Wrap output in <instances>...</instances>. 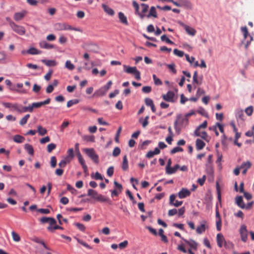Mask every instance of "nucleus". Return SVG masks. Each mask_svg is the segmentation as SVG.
<instances>
[{
  "label": "nucleus",
  "mask_w": 254,
  "mask_h": 254,
  "mask_svg": "<svg viewBox=\"0 0 254 254\" xmlns=\"http://www.w3.org/2000/svg\"><path fill=\"white\" fill-rule=\"evenodd\" d=\"M20 111H19L20 113L26 112H28V111L30 112H33V110L32 105H30L28 107H23L21 105H20Z\"/></svg>",
  "instance_id": "a878e982"
},
{
  "label": "nucleus",
  "mask_w": 254,
  "mask_h": 254,
  "mask_svg": "<svg viewBox=\"0 0 254 254\" xmlns=\"http://www.w3.org/2000/svg\"><path fill=\"white\" fill-rule=\"evenodd\" d=\"M236 202L238 206L241 208H244L245 207V203L241 196H237L236 198Z\"/></svg>",
  "instance_id": "412c9836"
},
{
  "label": "nucleus",
  "mask_w": 254,
  "mask_h": 254,
  "mask_svg": "<svg viewBox=\"0 0 254 254\" xmlns=\"http://www.w3.org/2000/svg\"><path fill=\"white\" fill-rule=\"evenodd\" d=\"M183 240L185 242L186 244L188 245L191 249L196 250L198 246V244L193 240H187L185 239H183Z\"/></svg>",
  "instance_id": "ddd939ff"
},
{
  "label": "nucleus",
  "mask_w": 254,
  "mask_h": 254,
  "mask_svg": "<svg viewBox=\"0 0 254 254\" xmlns=\"http://www.w3.org/2000/svg\"><path fill=\"white\" fill-rule=\"evenodd\" d=\"M65 67L69 70H73L74 69V65L71 63L70 61H66L65 64Z\"/></svg>",
  "instance_id": "49530a36"
},
{
  "label": "nucleus",
  "mask_w": 254,
  "mask_h": 254,
  "mask_svg": "<svg viewBox=\"0 0 254 254\" xmlns=\"http://www.w3.org/2000/svg\"><path fill=\"white\" fill-rule=\"evenodd\" d=\"M30 117L29 114L26 115L23 118H22L19 122V124L21 126H23L27 123L28 120Z\"/></svg>",
  "instance_id": "37998d69"
},
{
  "label": "nucleus",
  "mask_w": 254,
  "mask_h": 254,
  "mask_svg": "<svg viewBox=\"0 0 254 254\" xmlns=\"http://www.w3.org/2000/svg\"><path fill=\"white\" fill-rule=\"evenodd\" d=\"M74 225L80 231L82 232L85 231L86 227L83 224L75 223H74Z\"/></svg>",
  "instance_id": "09e8293b"
},
{
  "label": "nucleus",
  "mask_w": 254,
  "mask_h": 254,
  "mask_svg": "<svg viewBox=\"0 0 254 254\" xmlns=\"http://www.w3.org/2000/svg\"><path fill=\"white\" fill-rule=\"evenodd\" d=\"M24 16V14L22 12L15 13L14 15V19L16 21H19L22 19Z\"/></svg>",
  "instance_id": "58836bf2"
},
{
  "label": "nucleus",
  "mask_w": 254,
  "mask_h": 254,
  "mask_svg": "<svg viewBox=\"0 0 254 254\" xmlns=\"http://www.w3.org/2000/svg\"><path fill=\"white\" fill-rule=\"evenodd\" d=\"M102 7H103V9L104 10V11L107 13H108L109 15L112 16L114 14V13H115L114 11L112 8L109 7L108 6L106 5V4H103Z\"/></svg>",
  "instance_id": "bb28decb"
},
{
  "label": "nucleus",
  "mask_w": 254,
  "mask_h": 254,
  "mask_svg": "<svg viewBox=\"0 0 254 254\" xmlns=\"http://www.w3.org/2000/svg\"><path fill=\"white\" fill-rule=\"evenodd\" d=\"M83 151L87 155L93 160L96 164H98L99 162V156L96 153L95 150L93 148H86L83 149Z\"/></svg>",
  "instance_id": "f03ea898"
},
{
  "label": "nucleus",
  "mask_w": 254,
  "mask_h": 254,
  "mask_svg": "<svg viewBox=\"0 0 254 254\" xmlns=\"http://www.w3.org/2000/svg\"><path fill=\"white\" fill-rule=\"evenodd\" d=\"M122 169L124 171H127L128 169V161L127 155H125L123 157V163L122 166Z\"/></svg>",
  "instance_id": "2f4dec72"
},
{
  "label": "nucleus",
  "mask_w": 254,
  "mask_h": 254,
  "mask_svg": "<svg viewBox=\"0 0 254 254\" xmlns=\"http://www.w3.org/2000/svg\"><path fill=\"white\" fill-rule=\"evenodd\" d=\"M206 221H203V223H201L199 226H197L196 229V232L198 234H201L204 232L206 229Z\"/></svg>",
  "instance_id": "2eb2a0df"
},
{
  "label": "nucleus",
  "mask_w": 254,
  "mask_h": 254,
  "mask_svg": "<svg viewBox=\"0 0 254 254\" xmlns=\"http://www.w3.org/2000/svg\"><path fill=\"white\" fill-rule=\"evenodd\" d=\"M205 143L200 139H197L196 140V148L197 150H200L204 148Z\"/></svg>",
  "instance_id": "aec40b11"
},
{
  "label": "nucleus",
  "mask_w": 254,
  "mask_h": 254,
  "mask_svg": "<svg viewBox=\"0 0 254 254\" xmlns=\"http://www.w3.org/2000/svg\"><path fill=\"white\" fill-rule=\"evenodd\" d=\"M239 231L242 241L244 242H246L247 241L248 236V232L246 226L245 225H242Z\"/></svg>",
  "instance_id": "423d86ee"
},
{
  "label": "nucleus",
  "mask_w": 254,
  "mask_h": 254,
  "mask_svg": "<svg viewBox=\"0 0 254 254\" xmlns=\"http://www.w3.org/2000/svg\"><path fill=\"white\" fill-rule=\"evenodd\" d=\"M59 226L56 225V223L54 225H49V226L47 227V230L52 233H54L55 230L59 229Z\"/></svg>",
  "instance_id": "4c0bfd02"
},
{
  "label": "nucleus",
  "mask_w": 254,
  "mask_h": 254,
  "mask_svg": "<svg viewBox=\"0 0 254 254\" xmlns=\"http://www.w3.org/2000/svg\"><path fill=\"white\" fill-rule=\"evenodd\" d=\"M78 103V100L77 99L71 100L67 102V107L69 108L74 104H76Z\"/></svg>",
  "instance_id": "864d4df0"
},
{
  "label": "nucleus",
  "mask_w": 254,
  "mask_h": 254,
  "mask_svg": "<svg viewBox=\"0 0 254 254\" xmlns=\"http://www.w3.org/2000/svg\"><path fill=\"white\" fill-rule=\"evenodd\" d=\"M24 148L29 154L31 155H34V149L31 145L29 144H25L24 145Z\"/></svg>",
  "instance_id": "473e14b6"
},
{
  "label": "nucleus",
  "mask_w": 254,
  "mask_h": 254,
  "mask_svg": "<svg viewBox=\"0 0 254 254\" xmlns=\"http://www.w3.org/2000/svg\"><path fill=\"white\" fill-rule=\"evenodd\" d=\"M241 31L243 33L245 39H247L248 37H250V40L248 41L245 45V49H247L251 42L253 40V37L249 35L248 28L246 26L242 27L241 28Z\"/></svg>",
  "instance_id": "39448f33"
},
{
  "label": "nucleus",
  "mask_w": 254,
  "mask_h": 254,
  "mask_svg": "<svg viewBox=\"0 0 254 254\" xmlns=\"http://www.w3.org/2000/svg\"><path fill=\"white\" fill-rule=\"evenodd\" d=\"M27 54H30V55H39L41 54L42 51H40L34 47H32L29 48L28 50L26 51Z\"/></svg>",
  "instance_id": "f3484780"
},
{
  "label": "nucleus",
  "mask_w": 254,
  "mask_h": 254,
  "mask_svg": "<svg viewBox=\"0 0 254 254\" xmlns=\"http://www.w3.org/2000/svg\"><path fill=\"white\" fill-rule=\"evenodd\" d=\"M161 40L162 41H165L167 43L170 44H173L174 42L170 40L165 35H163L161 37Z\"/></svg>",
  "instance_id": "603ef678"
},
{
  "label": "nucleus",
  "mask_w": 254,
  "mask_h": 254,
  "mask_svg": "<svg viewBox=\"0 0 254 254\" xmlns=\"http://www.w3.org/2000/svg\"><path fill=\"white\" fill-rule=\"evenodd\" d=\"M216 229L217 231H220L221 230L222 221L221 218L216 219Z\"/></svg>",
  "instance_id": "5fc2aeb1"
},
{
  "label": "nucleus",
  "mask_w": 254,
  "mask_h": 254,
  "mask_svg": "<svg viewBox=\"0 0 254 254\" xmlns=\"http://www.w3.org/2000/svg\"><path fill=\"white\" fill-rule=\"evenodd\" d=\"M124 67L125 68V71L127 73H131L133 74L134 71H135L137 69L135 66L130 67L126 65H124Z\"/></svg>",
  "instance_id": "cd10ccee"
},
{
  "label": "nucleus",
  "mask_w": 254,
  "mask_h": 254,
  "mask_svg": "<svg viewBox=\"0 0 254 254\" xmlns=\"http://www.w3.org/2000/svg\"><path fill=\"white\" fill-rule=\"evenodd\" d=\"M57 218L58 220V222L59 224L62 225L63 222H64L65 223H67L68 221L65 218H63L62 215L61 214H58L57 215Z\"/></svg>",
  "instance_id": "79ce46f5"
},
{
  "label": "nucleus",
  "mask_w": 254,
  "mask_h": 254,
  "mask_svg": "<svg viewBox=\"0 0 254 254\" xmlns=\"http://www.w3.org/2000/svg\"><path fill=\"white\" fill-rule=\"evenodd\" d=\"M83 139L87 142H95V137L93 135H84L83 136Z\"/></svg>",
  "instance_id": "ea45409f"
},
{
  "label": "nucleus",
  "mask_w": 254,
  "mask_h": 254,
  "mask_svg": "<svg viewBox=\"0 0 254 254\" xmlns=\"http://www.w3.org/2000/svg\"><path fill=\"white\" fill-rule=\"evenodd\" d=\"M252 164L250 161L243 162L240 166V169L248 170L251 167Z\"/></svg>",
  "instance_id": "c9c22d12"
},
{
  "label": "nucleus",
  "mask_w": 254,
  "mask_h": 254,
  "mask_svg": "<svg viewBox=\"0 0 254 254\" xmlns=\"http://www.w3.org/2000/svg\"><path fill=\"white\" fill-rule=\"evenodd\" d=\"M189 124V120L185 116L178 114L174 122V128L176 133L179 134L183 128H185Z\"/></svg>",
  "instance_id": "f257e3e1"
},
{
  "label": "nucleus",
  "mask_w": 254,
  "mask_h": 254,
  "mask_svg": "<svg viewBox=\"0 0 254 254\" xmlns=\"http://www.w3.org/2000/svg\"><path fill=\"white\" fill-rule=\"evenodd\" d=\"M245 112L248 116H251L253 112V107L249 106L248 108H247L245 110Z\"/></svg>",
  "instance_id": "0e129e2a"
},
{
  "label": "nucleus",
  "mask_w": 254,
  "mask_h": 254,
  "mask_svg": "<svg viewBox=\"0 0 254 254\" xmlns=\"http://www.w3.org/2000/svg\"><path fill=\"white\" fill-rule=\"evenodd\" d=\"M37 131L38 133L41 135H44L47 133V129L41 126H39L37 127Z\"/></svg>",
  "instance_id": "e433bc0d"
},
{
  "label": "nucleus",
  "mask_w": 254,
  "mask_h": 254,
  "mask_svg": "<svg viewBox=\"0 0 254 254\" xmlns=\"http://www.w3.org/2000/svg\"><path fill=\"white\" fill-rule=\"evenodd\" d=\"M75 153H76L77 157L78 158V161H79V163L81 164V165L82 166V167L83 169L84 172L85 173H87L88 167L85 164V161L84 159H83V158L82 157V156L80 152L79 151V152H76Z\"/></svg>",
  "instance_id": "0eeeda50"
},
{
  "label": "nucleus",
  "mask_w": 254,
  "mask_h": 254,
  "mask_svg": "<svg viewBox=\"0 0 254 254\" xmlns=\"http://www.w3.org/2000/svg\"><path fill=\"white\" fill-rule=\"evenodd\" d=\"M54 27L56 30L62 31V30H73L77 31L78 29L76 28H73L70 25L65 23H57L54 25Z\"/></svg>",
  "instance_id": "7ed1b4c3"
},
{
  "label": "nucleus",
  "mask_w": 254,
  "mask_h": 254,
  "mask_svg": "<svg viewBox=\"0 0 254 254\" xmlns=\"http://www.w3.org/2000/svg\"><path fill=\"white\" fill-rule=\"evenodd\" d=\"M185 56L186 57V60L190 64H192L194 62L195 58L193 57H190L188 54H186Z\"/></svg>",
  "instance_id": "052dcab7"
},
{
  "label": "nucleus",
  "mask_w": 254,
  "mask_h": 254,
  "mask_svg": "<svg viewBox=\"0 0 254 254\" xmlns=\"http://www.w3.org/2000/svg\"><path fill=\"white\" fill-rule=\"evenodd\" d=\"M132 5L135 10L136 13H137L139 15L141 19H142L144 17L145 15L143 14L139 13V4L135 1H133Z\"/></svg>",
  "instance_id": "c85d7f7f"
},
{
  "label": "nucleus",
  "mask_w": 254,
  "mask_h": 254,
  "mask_svg": "<svg viewBox=\"0 0 254 254\" xmlns=\"http://www.w3.org/2000/svg\"><path fill=\"white\" fill-rule=\"evenodd\" d=\"M9 25L12 29L17 34L23 35L25 33V29L24 27L16 24L14 22H10Z\"/></svg>",
  "instance_id": "20e7f679"
},
{
  "label": "nucleus",
  "mask_w": 254,
  "mask_h": 254,
  "mask_svg": "<svg viewBox=\"0 0 254 254\" xmlns=\"http://www.w3.org/2000/svg\"><path fill=\"white\" fill-rule=\"evenodd\" d=\"M76 240L78 243L82 245L83 246L85 247V248H86L88 249H90V250L92 249V248L91 247H90L88 244H87L86 243H85L82 240L78 239V238H76Z\"/></svg>",
  "instance_id": "c03bdc74"
},
{
  "label": "nucleus",
  "mask_w": 254,
  "mask_h": 254,
  "mask_svg": "<svg viewBox=\"0 0 254 254\" xmlns=\"http://www.w3.org/2000/svg\"><path fill=\"white\" fill-rule=\"evenodd\" d=\"M183 151V149L181 147H176L172 149L171 151V154H175L178 152H182Z\"/></svg>",
  "instance_id": "bf43d9fd"
},
{
  "label": "nucleus",
  "mask_w": 254,
  "mask_h": 254,
  "mask_svg": "<svg viewBox=\"0 0 254 254\" xmlns=\"http://www.w3.org/2000/svg\"><path fill=\"white\" fill-rule=\"evenodd\" d=\"M159 235L161 237L162 241L167 243L168 239L167 237L164 234V230L162 229H160L159 230Z\"/></svg>",
  "instance_id": "a19ab883"
},
{
  "label": "nucleus",
  "mask_w": 254,
  "mask_h": 254,
  "mask_svg": "<svg viewBox=\"0 0 254 254\" xmlns=\"http://www.w3.org/2000/svg\"><path fill=\"white\" fill-rule=\"evenodd\" d=\"M121 153V150L119 147H116L114 148L113 151V156L114 157H117Z\"/></svg>",
  "instance_id": "13d9d810"
},
{
  "label": "nucleus",
  "mask_w": 254,
  "mask_h": 254,
  "mask_svg": "<svg viewBox=\"0 0 254 254\" xmlns=\"http://www.w3.org/2000/svg\"><path fill=\"white\" fill-rule=\"evenodd\" d=\"M190 192L189 190L183 188L178 193V196L180 198H184L187 196H190Z\"/></svg>",
  "instance_id": "4468645a"
},
{
  "label": "nucleus",
  "mask_w": 254,
  "mask_h": 254,
  "mask_svg": "<svg viewBox=\"0 0 254 254\" xmlns=\"http://www.w3.org/2000/svg\"><path fill=\"white\" fill-rule=\"evenodd\" d=\"M145 103L146 106L150 107L154 104L153 100L149 98H147L145 99Z\"/></svg>",
  "instance_id": "774afa93"
},
{
  "label": "nucleus",
  "mask_w": 254,
  "mask_h": 254,
  "mask_svg": "<svg viewBox=\"0 0 254 254\" xmlns=\"http://www.w3.org/2000/svg\"><path fill=\"white\" fill-rule=\"evenodd\" d=\"M57 165V159L55 156H52L51 158V166L52 168H55Z\"/></svg>",
  "instance_id": "680f3d73"
},
{
  "label": "nucleus",
  "mask_w": 254,
  "mask_h": 254,
  "mask_svg": "<svg viewBox=\"0 0 254 254\" xmlns=\"http://www.w3.org/2000/svg\"><path fill=\"white\" fill-rule=\"evenodd\" d=\"M42 62L48 66H54L57 65V62L55 60H43Z\"/></svg>",
  "instance_id": "4be33fe9"
},
{
  "label": "nucleus",
  "mask_w": 254,
  "mask_h": 254,
  "mask_svg": "<svg viewBox=\"0 0 254 254\" xmlns=\"http://www.w3.org/2000/svg\"><path fill=\"white\" fill-rule=\"evenodd\" d=\"M146 16L147 18H149L151 16L154 18H156L157 17V12L154 6L151 7L149 12Z\"/></svg>",
  "instance_id": "b1692460"
},
{
  "label": "nucleus",
  "mask_w": 254,
  "mask_h": 254,
  "mask_svg": "<svg viewBox=\"0 0 254 254\" xmlns=\"http://www.w3.org/2000/svg\"><path fill=\"white\" fill-rule=\"evenodd\" d=\"M237 119L244 120V115L242 110H238L236 114Z\"/></svg>",
  "instance_id": "8fccbe9b"
},
{
  "label": "nucleus",
  "mask_w": 254,
  "mask_h": 254,
  "mask_svg": "<svg viewBox=\"0 0 254 254\" xmlns=\"http://www.w3.org/2000/svg\"><path fill=\"white\" fill-rule=\"evenodd\" d=\"M180 168V166L176 164L173 167H170L169 169L166 170V173L168 174H172L176 172V171Z\"/></svg>",
  "instance_id": "a211bd4d"
},
{
  "label": "nucleus",
  "mask_w": 254,
  "mask_h": 254,
  "mask_svg": "<svg viewBox=\"0 0 254 254\" xmlns=\"http://www.w3.org/2000/svg\"><path fill=\"white\" fill-rule=\"evenodd\" d=\"M153 78L155 85H161L162 84L161 80L159 78H157L155 74L153 75Z\"/></svg>",
  "instance_id": "3c124183"
},
{
  "label": "nucleus",
  "mask_w": 254,
  "mask_h": 254,
  "mask_svg": "<svg viewBox=\"0 0 254 254\" xmlns=\"http://www.w3.org/2000/svg\"><path fill=\"white\" fill-rule=\"evenodd\" d=\"M40 221L42 223L48 222L49 225H54L57 223L56 220L52 217H43L40 219Z\"/></svg>",
  "instance_id": "9b49d317"
},
{
  "label": "nucleus",
  "mask_w": 254,
  "mask_h": 254,
  "mask_svg": "<svg viewBox=\"0 0 254 254\" xmlns=\"http://www.w3.org/2000/svg\"><path fill=\"white\" fill-rule=\"evenodd\" d=\"M175 94L174 93L173 91H168L166 94H164L162 96L163 99L167 102H173L174 100V97Z\"/></svg>",
  "instance_id": "1a4fd4ad"
},
{
  "label": "nucleus",
  "mask_w": 254,
  "mask_h": 254,
  "mask_svg": "<svg viewBox=\"0 0 254 254\" xmlns=\"http://www.w3.org/2000/svg\"><path fill=\"white\" fill-rule=\"evenodd\" d=\"M97 200L100 202H108L109 204H112V201H110L108 198H106L104 195L99 194L96 199Z\"/></svg>",
  "instance_id": "c756f323"
},
{
  "label": "nucleus",
  "mask_w": 254,
  "mask_h": 254,
  "mask_svg": "<svg viewBox=\"0 0 254 254\" xmlns=\"http://www.w3.org/2000/svg\"><path fill=\"white\" fill-rule=\"evenodd\" d=\"M3 106L7 108H9L12 111H16L19 112L20 105L17 103H11L9 102H4L2 103Z\"/></svg>",
  "instance_id": "6e6552de"
},
{
  "label": "nucleus",
  "mask_w": 254,
  "mask_h": 254,
  "mask_svg": "<svg viewBox=\"0 0 254 254\" xmlns=\"http://www.w3.org/2000/svg\"><path fill=\"white\" fill-rule=\"evenodd\" d=\"M119 18L120 19L121 22L125 24L126 25H128L127 18L123 12H120L119 13Z\"/></svg>",
  "instance_id": "5701e85b"
},
{
  "label": "nucleus",
  "mask_w": 254,
  "mask_h": 254,
  "mask_svg": "<svg viewBox=\"0 0 254 254\" xmlns=\"http://www.w3.org/2000/svg\"><path fill=\"white\" fill-rule=\"evenodd\" d=\"M107 92V91L106 89L104 87H102L98 90L96 91L93 95L96 97L102 96L105 95Z\"/></svg>",
  "instance_id": "dca6fc26"
},
{
  "label": "nucleus",
  "mask_w": 254,
  "mask_h": 254,
  "mask_svg": "<svg viewBox=\"0 0 254 254\" xmlns=\"http://www.w3.org/2000/svg\"><path fill=\"white\" fill-rule=\"evenodd\" d=\"M114 167L111 166L110 167L107 171V174L109 177H112L114 174Z\"/></svg>",
  "instance_id": "338daca9"
},
{
  "label": "nucleus",
  "mask_w": 254,
  "mask_h": 254,
  "mask_svg": "<svg viewBox=\"0 0 254 254\" xmlns=\"http://www.w3.org/2000/svg\"><path fill=\"white\" fill-rule=\"evenodd\" d=\"M160 149L158 148H155L154 151H149L146 155V157L149 158H152L155 155L159 154Z\"/></svg>",
  "instance_id": "6ab92c4d"
},
{
  "label": "nucleus",
  "mask_w": 254,
  "mask_h": 254,
  "mask_svg": "<svg viewBox=\"0 0 254 254\" xmlns=\"http://www.w3.org/2000/svg\"><path fill=\"white\" fill-rule=\"evenodd\" d=\"M98 194H99L97 193V191H96L95 190H94L92 189H89L88 190L87 195L88 196H90L91 197H92L94 199H96Z\"/></svg>",
  "instance_id": "72a5a7b5"
},
{
  "label": "nucleus",
  "mask_w": 254,
  "mask_h": 254,
  "mask_svg": "<svg viewBox=\"0 0 254 254\" xmlns=\"http://www.w3.org/2000/svg\"><path fill=\"white\" fill-rule=\"evenodd\" d=\"M11 235L13 241L15 242H19L20 240V237L19 235L14 231L11 232Z\"/></svg>",
  "instance_id": "de8ad7c7"
},
{
  "label": "nucleus",
  "mask_w": 254,
  "mask_h": 254,
  "mask_svg": "<svg viewBox=\"0 0 254 254\" xmlns=\"http://www.w3.org/2000/svg\"><path fill=\"white\" fill-rule=\"evenodd\" d=\"M56 147V145L54 143H50L47 146V151L49 153L51 152Z\"/></svg>",
  "instance_id": "6e6d98bb"
},
{
  "label": "nucleus",
  "mask_w": 254,
  "mask_h": 254,
  "mask_svg": "<svg viewBox=\"0 0 254 254\" xmlns=\"http://www.w3.org/2000/svg\"><path fill=\"white\" fill-rule=\"evenodd\" d=\"M142 91L144 93H149L151 91V87L149 86H143Z\"/></svg>",
  "instance_id": "69168bd1"
},
{
  "label": "nucleus",
  "mask_w": 254,
  "mask_h": 254,
  "mask_svg": "<svg viewBox=\"0 0 254 254\" xmlns=\"http://www.w3.org/2000/svg\"><path fill=\"white\" fill-rule=\"evenodd\" d=\"M39 46L40 48L45 49H51L56 48L54 45L49 44L45 41H41L39 42Z\"/></svg>",
  "instance_id": "9d476101"
},
{
  "label": "nucleus",
  "mask_w": 254,
  "mask_h": 254,
  "mask_svg": "<svg viewBox=\"0 0 254 254\" xmlns=\"http://www.w3.org/2000/svg\"><path fill=\"white\" fill-rule=\"evenodd\" d=\"M217 245L219 248H222L223 243H226L225 238L221 233H219L216 236Z\"/></svg>",
  "instance_id": "f8f14e48"
},
{
  "label": "nucleus",
  "mask_w": 254,
  "mask_h": 254,
  "mask_svg": "<svg viewBox=\"0 0 254 254\" xmlns=\"http://www.w3.org/2000/svg\"><path fill=\"white\" fill-rule=\"evenodd\" d=\"M76 240L78 243L82 245L83 246L85 247V248H86L88 249H90V250L92 249V248L91 247H90L88 244H87L86 243H85L82 240L78 239V238H76Z\"/></svg>",
  "instance_id": "a18cd8bd"
},
{
  "label": "nucleus",
  "mask_w": 254,
  "mask_h": 254,
  "mask_svg": "<svg viewBox=\"0 0 254 254\" xmlns=\"http://www.w3.org/2000/svg\"><path fill=\"white\" fill-rule=\"evenodd\" d=\"M74 157V151L73 148H70L67 150V156L66 157L65 159L69 162Z\"/></svg>",
  "instance_id": "393cba45"
},
{
  "label": "nucleus",
  "mask_w": 254,
  "mask_h": 254,
  "mask_svg": "<svg viewBox=\"0 0 254 254\" xmlns=\"http://www.w3.org/2000/svg\"><path fill=\"white\" fill-rule=\"evenodd\" d=\"M206 180V176L205 175H203V177L201 178H199L197 181V182L201 186H203V184H204L205 183V181Z\"/></svg>",
  "instance_id": "e2e57ef3"
},
{
  "label": "nucleus",
  "mask_w": 254,
  "mask_h": 254,
  "mask_svg": "<svg viewBox=\"0 0 254 254\" xmlns=\"http://www.w3.org/2000/svg\"><path fill=\"white\" fill-rule=\"evenodd\" d=\"M13 140L16 143H22L24 141L25 138L21 135H15L13 136Z\"/></svg>",
  "instance_id": "f704fd0d"
},
{
  "label": "nucleus",
  "mask_w": 254,
  "mask_h": 254,
  "mask_svg": "<svg viewBox=\"0 0 254 254\" xmlns=\"http://www.w3.org/2000/svg\"><path fill=\"white\" fill-rule=\"evenodd\" d=\"M174 54L179 57H182L184 55V52L182 51H180L179 50H178L177 49H175L174 50Z\"/></svg>",
  "instance_id": "4d7b16f0"
},
{
  "label": "nucleus",
  "mask_w": 254,
  "mask_h": 254,
  "mask_svg": "<svg viewBox=\"0 0 254 254\" xmlns=\"http://www.w3.org/2000/svg\"><path fill=\"white\" fill-rule=\"evenodd\" d=\"M185 30L187 33L191 36H194L196 34V30L192 27H190L189 26H185Z\"/></svg>",
  "instance_id": "7c9ffc66"
}]
</instances>
